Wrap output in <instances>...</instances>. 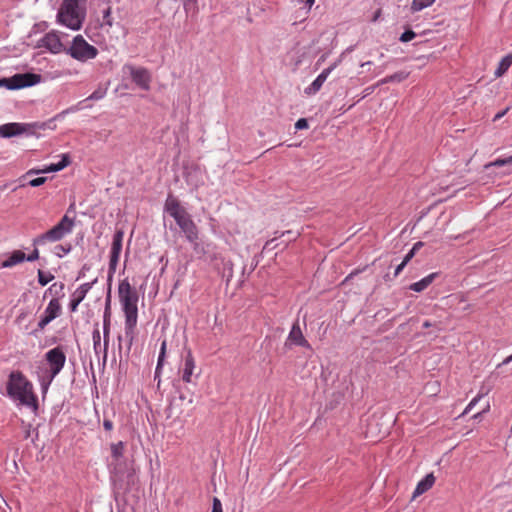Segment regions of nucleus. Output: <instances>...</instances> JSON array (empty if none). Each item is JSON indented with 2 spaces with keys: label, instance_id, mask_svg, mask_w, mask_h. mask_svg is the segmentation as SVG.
Masks as SVG:
<instances>
[{
  "label": "nucleus",
  "instance_id": "15",
  "mask_svg": "<svg viewBox=\"0 0 512 512\" xmlns=\"http://www.w3.org/2000/svg\"><path fill=\"white\" fill-rule=\"evenodd\" d=\"M288 345H296V346H301L304 348L311 349V345L305 339V337L302 333V330L299 325V320H296L292 325V328L289 332V335H288L286 343H285V346H288Z\"/></svg>",
  "mask_w": 512,
  "mask_h": 512
},
{
  "label": "nucleus",
  "instance_id": "50",
  "mask_svg": "<svg viewBox=\"0 0 512 512\" xmlns=\"http://www.w3.org/2000/svg\"><path fill=\"white\" fill-rule=\"evenodd\" d=\"M424 246V243L421 241L416 242L411 248L415 253Z\"/></svg>",
  "mask_w": 512,
  "mask_h": 512
},
{
  "label": "nucleus",
  "instance_id": "36",
  "mask_svg": "<svg viewBox=\"0 0 512 512\" xmlns=\"http://www.w3.org/2000/svg\"><path fill=\"white\" fill-rule=\"evenodd\" d=\"M368 265L364 266L363 268H357L355 270H353L342 282V284H346L348 283L350 280H352L355 276H357L358 274L364 272L365 270L368 269Z\"/></svg>",
  "mask_w": 512,
  "mask_h": 512
},
{
  "label": "nucleus",
  "instance_id": "53",
  "mask_svg": "<svg viewBox=\"0 0 512 512\" xmlns=\"http://www.w3.org/2000/svg\"><path fill=\"white\" fill-rule=\"evenodd\" d=\"M373 424H374V420H370L369 423H368V430H367V434H372V427H373Z\"/></svg>",
  "mask_w": 512,
  "mask_h": 512
},
{
  "label": "nucleus",
  "instance_id": "7",
  "mask_svg": "<svg viewBox=\"0 0 512 512\" xmlns=\"http://www.w3.org/2000/svg\"><path fill=\"white\" fill-rule=\"evenodd\" d=\"M123 451H124V443L122 441L113 443L111 445V455H112L113 461L109 464V467H110L111 478L114 482L122 481L125 476H126L128 482L133 481V477H134L133 471L128 470L127 472H125L124 471L125 467L121 463V459L123 457Z\"/></svg>",
  "mask_w": 512,
  "mask_h": 512
},
{
  "label": "nucleus",
  "instance_id": "30",
  "mask_svg": "<svg viewBox=\"0 0 512 512\" xmlns=\"http://www.w3.org/2000/svg\"><path fill=\"white\" fill-rule=\"evenodd\" d=\"M119 261V256L110 255L109 260V269H108V282H109V288L111 289L110 282L112 281L113 274L116 271V267Z\"/></svg>",
  "mask_w": 512,
  "mask_h": 512
},
{
  "label": "nucleus",
  "instance_id": "2",
  "mask_svg": "<svg viewBox=\"0 0 512 512\" xmlns=\"http://www.w3.org/2000/svg\"><path fill=\"white\" fill-rule=\"evenodd\" d=\"M6 389L9 397L19 401L21 405L34 411L38 409V399L33 391V385L21 371L10 373Z\"/></svg>",
  "mask_w": 512,
  "mask_h": 512
},
{
  "label": "nucleus",
  "instance_id": "39",
  "mask_svg": "<svg viewBox=\"0 0 512 512\" xmlns=\"http://www.w3.org/2000/svg\"><path fill=\"white\" fill-rule=\"evenodd\" d=\"M47 181V177H37L28 182L31 187H39Z\"/></svg>",
  "mask_w": 512,
  "mask_h": 512
},
{
  "label": "nucleus",
  "instance_id": "24",
  "mask_svg": "<svg viewBox=\"0 0 512 512\" xmlns=\"http://www.w3.org/2000/svg\"><path fill=\"white\" fill-rule=\"evenodd\" d=\"M439 276L437 272L431 273L426 277L422 278L420 281L412 283L409 286V289L415 292L424 291L429 285L433 283V281Z\"/></svg>",
  "mask_w": 512,
  "mask_h": 512
},
{
  "label": "nucleus",
  "instance_id": "18",
  "mask_svg": "<svg viewBox=\"0 0 512 512\" xmlns=\"http://www.w3.org/2000/svg\"><path fill=\"white\" fill-rule=\"evenodd\" d=\"M339 61L334 62L328 68L324 69L317 78L305 88L304 92L306 95H314L316 94L330 75V73L337 67Z\"/></svg>",
  "mask_w": 512,
  "mask_h": 512
},
{
  "label": "nucleus",
  "instance_id": "40",
  "mask_svg": "<svg viewBox=\"0 0 512 512\" xmlns=\"http://www.w3.org/2000/svg\"><path fill=\"white\" fill-rule=\"evenodd\" d=\"M483 394H478L476 397H474L470 403L467 405V407L464 410V414L468 413L475 405L476 403L481 399Z\"/></svg>",
  "mask_w": 512,
  "mask_h": 512
},
{
  "label": "nucleus",
  "instance_id": "4",
  "mask_svg": "<svg viewBox=\"0 0 512 512\" xmlns=\"http://www.w3.org/2000/svg\"><path fill=\"white\" fill-rule=\"evenodd\" d=\"M85 19L79 9V0H63L57 13V21L72 30H79Z\"/></svg>",
  "mask_w": 512,
  "mask_h": 512
},
{
  "label": "nucleus",
  "instance_id": "48",
  "mask_svg": "<svg viewBox=\"0 0 512 512\" xmlns=\"http://www.w3.org/2000/svg\"><path fill=\"white\" fill-rule=\"evenodd\" d=\"M509 111V107H507L506 109H504L503 111L497 113L494 118H493V121H497L499 119H501L507 112Z\"/></svg>",
  "mask_w": 512,
  "mask_h": 512
},
{
  "label": "nucleus",
  "instance_id": "49",
  "mask_svg": "<svg viewBox=\"0 0 512 512\" xmlns=\"http://www.w3.org/2000/svg\"><path fill=\"white\" fill-rule=\"evenodd\" d=\"M406 266V264H404L403 262H401L395 269V272H394V277L398 276L401 271L404 269V267Z\"/></svg>",
  "mask_w": 512,
  "mask_h": 512
},
{
  "label": "nucleus",
  "instance_id": "31",
  "mask_svg": "<svg viewBox=\"0 0 512 512\" xmlns=\"http://www.w3.org/2000/svg\"><path fill=\"white\" fill-rule=\"evenodd\" d=\"M93 348L95 354L99 355L101 352V335L98 328H95L92 333Z\"/></svg>",
  "mask_w": 512,
  "mask_h": 512
},
{
  "label": "nucleus",
  "instance_id": "3",
  "mask_svg": "<svg viewBox=\"0 0 512 512\" xmlns=\"http://www.w3.org/2000/svg\"><path fill=\"white\" fill-rule=\"evenodd\" d=\"M69 110L62 111L57 114L53 118L44 121V122H32V123H7L0 126V136L3 138H10L14 136H18L21 134H26L29 136H39L37 133L38 130H46L51 129L54 130L56 128L55 121L57 119L62 118Z\"/></svg>",
  "mask_w": 512,
  "mask_h": 512
},
{
  "label": "nucleus",
  "instance_id": "10",
  "mask_svg": "<svg viewBox=\"0 0 512 512\" xmlns=\"http://www.w3.org/2000/svg\"><path fill=\"white\" fill-rule=\"evenodd\" d=\"M125 314V337L128 340V349L131 348L134 340L135 327L137 325L138 308L137 304L122 305Z\"/></svg>",
  "mask_w": 512,
  "mask_h": 512
},
{
  "label": "nucleus",
  "instance_id": "26",
  "mask_svg": "<svg viewBox=\"0 0 512 512\" xmlns=\"http://www.w3.org/2000/svg\"><path fill=\"white\" fill-rule=\"evenodd\" d=\"M166 348H167V342L166 340H163L162 343H161V348H160V352H159V356H158V361H157V366H156V369H155V375H154V379H160V374H161V370H162V367H163V364H164V359H165V356H166ZM160 384V380H158V385Z\"/></svg>",
  "mask_w": 512,
  "mask_h": 512
},
{
  "label": "nucleus",
  "instance_id": "52",
  "mask_svg": "<svg viewBox=\"0 0 512 512\" xmlns=\"http://www.w3.org/2000/svg\"><path fill=\"white\" fill-rule=\"evenodd\" d=\"M489 409H490V405H489V403H488V404L486 405V407H485L481 412H479V413H477L476 415H474V418H477V417H478V416H480L481 414L488 412V411H489Z\"/></svg>",
  "mask_w": 512,
  "mask_h": 512
},
{
  "label": "nucleus",
  "instance_id": "42",
  "mask_svg": "<svg viewBox=\"0 0 512 512\" xmlns=\"http://www.w3.org/2000/svg\"><path fill=\"white\" fill-rule=\"evenodd\" d=\"M211 512H223V510H222V503H221V501L217 497L213 498V504H212V511Z\"/></svg>",
  "mask_w": 512,
  "mask_h": 512
},
{
  "label": "nucleus",
  "instance_id": "58",
  "mask_svg": "<svg viewBox=\"0 0 512 512\" xmlns=\"http://www.w3.org/2000/svg\"><path fill=\"white\" fill-rule=\"evenodd\" d=\"M375 87H376V85H375V86H372V87H368V88H366V89H365V91H366V95L370 94V93L374 90V88H375Z\"/></svg>",
  "mask_w": 512,
  "mask_h": 512
},
{
  "label": "nucleus",
  "instance_id": "47",
  "mask_svg": "<svg viewBox=\"0 0 512 512\" xmlns=\"http://www.w3.org/2000/svg\"><path fill=\"white\" fill-rule=\"evenodd\" d=\"M415 254H416V253L411 249V250L406 254V256L404 257V259L402 260V262H403L404 264H406V265H407V264L409 263V261L414 257V255H415Z\"/></svg>",
  "mask_w": 512,
  "mask_h": 512
},
{
  "label": "nucleus",
  "instance_id": "5",
  "mask_svg": "<svg viewBox=\"0 0 512 512\" xmlns=\"http://www.w3.org/2000/svg\"><path fill=\"white\" fill-rule=\"evenodd\" d=\"M75 225V219L70 218L67 214L47 232L33 239V245H44L47 242H57L62 240L67 234L71 233Z\"/></svg>",
  "mask_w": 512,
  "mask_h": 512
},
{
  "label": "nucleus",
  "instance_id": "11",
  "mask_svg": "<svg viewBox=\"0 0 512 512\" xmlns=\"http://www.w3.org/2000/svg\"><path fill=\"white\" fill-rule=\"evenodd\" d=\"M61 304L58 298H53L48 303L44 314L41 316L40 321L38 322L37 329L32 332L33 335H36L38 331H42L52 320L57 318L61 314Z\"/></svg>",
  "mask_w": 512,
  "mask_h": 512
},
{
  "label": "nucleus",
  "instance_id": "60",
  "mask_svg": "<svg viewBox=\"0 0 512 512\" xmlns=\"http://www.w3.org/2000/svg\"><path fill=\"white\" fill-rule=\"evenodd\" d=\"M274 241H275V239H271L270 241H267L266 246L271 245Z\"/></svg>",
  "mask_w": 512,
  "mask_h": 512
},
{
  "label": "nucleus",
  "instance_id": "46",
  "mask_svg": "<svg viewBox=\"0 0 512 512\" xmlns=\"http://www.w3.org/2000/svg\"><path fill=\"white\" fill-rule=\"evenodd\" d=\"M183 3L184 9L188 10L190 6L196 5L198 0H180Z\"/></svg>",
  "mask_w": 512,
  "mask_h": 512
},
{
  "label": "nucleus",
  "instance_id": "32",
  "mask_svg": "<svg viewBox=\"0 0 512 512\" xmlns=\"http://www.w3.org/2000/svg\"><path fill=\"white\" fill-rule=\"evenodd\" d=\"M54 279V275L50 272L45 273L42 270H38V282L41 286L47 285L50 281Z\"/></svg>",
  "mask_w": 512,
  "mask_h": 512
},
{
  "label": "nucleus",
  "instance_id": "28",
  "mask_svg": "<svg viewBox=\"0 0 512 512\" xmlns=\"http://www.w3.org/2000/svg\"><path fill=\"white\" fill-rule=\"evenodd\" d=\"M511 65H512V54H507L499 62V65H498L497 69L495 70V76L496 77L503 76L508 71V69L510 68Z\"/></svg>",
  "mask_w": 512,
  "mask_h": 512
},
{
  "label": "nucleus",
  "instance_id": "8",
  "mask_svg": "<svg viewBox=\"0 0 512 512\" xmlns=\"http://www.w3.org/2000/svg\"><path fill=\"white\" fill-rule=\"evenodd\" d=\"M41 75L31 72L17 73L8 78L0 79V87L8 90H17L36 85L41 82Z\"/></svg>",
  "mask_w": 512,
  "mask_h": 512
},
{
  "label": "nucleus",
  "instance_id": "14",
  "mask_svg": "<svg viewBox=\"0 0 512 512\" xmlns=\"http://www.w3.org/2000/svg\"><path fill=\"white\" fill-rule=\"evenodd\" d=\"M128 69L130 71V76L133 82L137 86L146 91L150 89L151 76L146 68H135L133 66H128Z\"/></svg>",
  "mask_w": 512,
  "mask_h": 512
},
{
  "label": "nucleus",
  "instance_id": "44",
  "mask_svg": "<svg viewBox=\"0 0 512 512\" xmlns=\"http://www.w3.org/2000/svg\"><path fill=\"white\" fill-rule=\"evenodd\" d=\"M103 427L106 431H111L113 429V422L109 418H104Z\"/></svg>",
  "mask_w": 512,
  "mask_h": 512
},
{
  "label": "nucleus",
  "instance_id": "45",
  "mask_svg": "<svg viewBox=\"0 0 512 512\" xmlns=\"http://www.w3.org/2000/svg\"><path fill=\"white\" fill-rule=\"evenodd\" d=\"M90 270V266L88 264H84L81 270L78 272L77 280L83 278L85 276L86 271Z\"/></svg>",
  "mask_w": 512,
  "mask_h": 512
},
{
  "label": "nucleus",
  "instance_id": "43",
  "mask_svg": "<svg viewBox=\"0 0 512 512\" xmlns=\"http://www.w3.org/2000/svg\"><path fill=\"white\" fill-rule=\"evenodd\" d=\"M37 259H39V251L35 248L32 253L26 256L25 261L33 262Z\"/></svg>",
  "mask_w": 512,
  "mask_h": 512
},
{
  "label": "nucleus",
  "instance_id": "34",
  "mask_svg": "<svg viewBox=\"0 0 512 512\" xmlns=\"http://www.w3.org/2000/svg\"><path fill=\"white\" fill-rule=\"evenodd\" d=\"M72 247L70 244L68 245H57L55 247V254L58 257H63L64 255L68 254L71 251Z\"/></svg>",
  "mask_w": 512,
  "mask_h": 512
},
{
  "label": "nucleus",
  "instance_id": "20",
  "mask_svg": "<svg viewBox=\"0 0 512 512\" xmlns=\"http://www.w3.org/2000/svg\"><path fill=\"white\" fill-rule=\"evenodd\" d=\"M195 369V360H194V357L192 355V352L190 349H187L186 351V355H185V358H184V366H183V369H182V380L185 382V383H190L192 381V375H193V371Z\"/></svg>",
  "mask_w": 512,
  "mask_h": 512
},
{
  "label": "nucleus",
  "instance_id": "54",
  "mask_svg": "<svg viewBox=\"0 0 512 512\" xmlns=\"http://www.w3.org/2000/svg\"><path fill=\"white\" fill-rule=\"evenodd\" d=\"M102 96L101 94H99L98 92H94L91 94V96L89 97L90 99H100Z\"/></svg>",
  "mask_w": 512,
  "mask_h": 512
},
{
  "label": "nucleus",
  "instance_id": "56",
  "mask_svg": "<svg viewBox=\"0 0 512 512\" xmlns=\"http://www.w3.org/2000/svg\"><path fill=\"white\" fill-rule=\"evenodd\" d=\"M510 362H512V354L503 360L502 365L508 364Z\"/></svg>",
  "mask_w": 512,
  "mask_h": 512
},
{
  "label": "nucleus",
  "instance_id": "12",
  "mask_svg": "<svg viewBox=\"0 0 512 512\" xmlns=\"http://www.w3.org/2000/svg\"><path fill=\"white\" fill-rule=\"evenodd\" d=\"M119 300L121 305L137 304L138 295L127 279L122 280L118 287Z\"/></svg>",
  "mask_w": 512,
  "mask_h": 512
},
{
  "label": "nucleus",
  "instance_id": "57",
  "mask_svg": "<svg viewBox=\"0 0 512 512\" xmlns=\"http://www.w3.org/2000/svg\"><path fill=\"white\" fill-rule=\"evenodd\" d=\"M302 2H305L308 5V8L310 9L312 5L314 4L315 0H301Z\"/></svg>",
  "mask_w": 512,
  "mask_h": 512
},
{
  "label": "nucleus",
  "instance_id": "59",
  "mask_svg": "<svg viewBox=\"0 0 512 512\" xmlns=\"http://www.w3.org/2000/svg\"><path fill=\"white\" fill-rule=\"evenodd\" d=\"M371 64H372V62H371V61H367V62H365V63H362V64H361V67H364V66H366V65H371Z\"/></svg>",
  "mask_w": 512,
  "mask_h": 512
},
{
  "label": "nucleus",
  "instance_id": "23",
  "mask_svg": "<svg viewBox=\"0 0 512 512\" xmlns=\"http://www.w3.org/2000/svg\"><path fill=\"white\" fill-rule=\"evenodd\" d=\"M435 483V477L433 473L427 474L416 486L413 497H417L428 491Z\"/></svg>",
  "mask_w": 512,
  "mask_h": 512
},
{
  "label": "nucleus",
  "instance_id": "51",
  "mask_svg": "<svg viewBox=\"0 0 512 512\" xmlns=\"http://www.w3.org/2000/svg\"><path fill=\"white\" fill-rule=\"evenodd\" d=\"M381 12H382L381 9L376 10V12L374 13L371 21L372 22H376L380 18Z\"/></svg>",
  "mask_w": 512,
  "mask_h": 512
},
{
  "label": "nucleus",
  "instance_id": "38",
  "mask_svg": "<svg viewBox=\"0 0 512 512\" xmlns=\"http://www.w3.org/2000/svg\"><path fill=\"white\" fill-rule=\"evenodd\" d=\"M103 22L108 26H112L111 7H107L103 11Z\"/></svg>",
  "mask_w": 512,
  "mask_h": 512
},
{
  "label": "nucleus",
  "instance_id": "21",
  "mask_svg": "<svg viewBox=\"0 0 512 512\" xmlns=\"http://www.w3.org/2000/svg\"><path fill=\"white\" fill-rule=\"evenodd\" d=\"M181 231L184 233L186 239L188 242L197 245L198 240V228L194 221L190 219L183 227L180 228Z\"/></svg>",
  "mask_w": 512,
  "mask_h": 512
},
{
  "label": "nucleus",
  "instance_id": "61",
  "mask_svg": "<svg viewBox=\"0 0 512 512\" xmlns=\"http://www.w3.org/2000/svg\"><path fill=\"white\" fill-rule=\"evenodd\" d=\"M73 207H74V205H73V204H72V205H70V207H69V209H68V212H69L70 210H72V209H73Z\"/></svg>",
  "mask_w": 512,
  "mask_h": 512
},
{
  "label": "nucleus",
  "instance_id": "6",
  "mask_svg": "<svg viewBox=\"0 0 512 512\" xmlns=\"http://www.w3.org/2000/svg\"><path fill=\"white\" fill-rule=\"evenodd\" d=\"M64 52L73 59L83 63L94 59L98 55V49L89 44L82 35L75 36L71 45L65 48Z\"/></svg>",
  "mask_w": 512,
  "mask_h": 512
},
{
  "label": "nucleus",
  "instance_id": "35",
  "mask_svg": "<svg viewBox=\"0 0 512 512\" xmlns=\"http://www.w3.org/2000/svg\"><path fill=\"white\" fill-rule=\"evenodd\" d=\"M415 37H416V33H415L414 31H412V30L408 29V30H405V31L401 34V36H400L399 40H400L401 42H403V43H406V42L411 41V40H412V39H414Z\"/></svg>",
  "mask_w": 512,
  "mask_h": 512
},
{
  "label": "nucleus",
  "instance_id": "22",
  "mask_svg": "<svg viewBox=\"0 0 512 512\" xmlns=\"http://www.w3.org/2000/svg\"><path fill=\"white\" fill-rule=\"evenodd\" d=\"M26 254L21 250H14L6 260H4L0 267L1 268H11L17 264H20L25 261Z\"/></svg>",
  "mask_w": 512,
  "mask_h": 512
},
{
  "label": "nucleus",
  "instance_id": "29",
  "mask_svg": "<svg viewBox=\"0 0 512 512\" xmlns=\"http://www.w3.org/2000/svg\"><path fill=\"white\" fill-rule=\"evenodd\" d=\"M435 0H413L411 5V10L413 12L421 11L429 6H431Z\"/></svg>",
  "mask_w": 512,
  "mask_h": 512
},
{
  "label": "nucleus",
  "instance_id": "37",
  "mask_svg": "<svg viewBox=\"0 0 512 512\" xmlns=\"http://www.w3.org/2000/svg\"><path fill=\"white\" fill-rule=\"evenodd\" d=\"M506 164H512V156L505 158V159H497L494 162H491L490 164L486 165V167H490V166L501 167Z\"/></svg>",
  "mask_w": 512,
  "mask_h": 512
},
{
  "label": "nucleus",
  "instance_id": "41",
  "mask_svg": "<svg viewBox=\"0 0 512 512\" xmlns=\"http://www.w3.org/2000/svg\"><path fill=\"white\" fill-rule=\"evenodd\" d=\"M308 128V121L305 118H300L295 123V129L296 130H302Z\"/></svg>",
  "mask_w": 512,
  "mask_h": 512
},
{
  "label": "nucleus",
  "instance_id": "16",
  "mask_svg": "<svg viewBox=\"0 0 512 512\" xmlns=\"http://www.w3.org/2000/svg\"><path fill=\"white\" fill-rule=\"evenodd\" d=\"M110 288L108 289V295L106 298L104 319H103V362L107 360V351L109 345V332H110Z\"/></svg>",
  "mask_w": 512,
  "mask_h": 512
},
{
  "label": "nucleus",
  "instance_id": "13",
  "mask_svg": "<svg viewBox=\"0 0 512 512\" xmlns=\"http://www.w3.org/2000/svg\"><path fill=\"white\" fill-rule=\"evenodd\" d=\"M38 47H44L53 54L65 51V48L55 31L47 33L38 43Z\"/></svg>",
  "mask_w": 512,
  "mask_h": 512
},
{
  "label": "nucleus",
  "instance_id": "33",
  "mask_svg": "<svg viewBox=\"0 0 512 512\" xmlns=\"http://www.w3.org/2000/svg\"><path fill=\"white\" fill-rule=\"evenodd\" d=\"M64 283H54L52 284L47 291L54 294L55 296H64L63 290H64Z\"/></svg>",
  "mask_w": 512,
  "mask_h": 512
},
{
  "label": "nucleus",
  "instance_id": "19",
  "mask_svg": "<svg viewBox=\"0 0 512 512\" xmlns=\"http://www.w3.org/2000/svg\"><path fill=\"white\" fill-rule=\"evenodd\" d=\"M71 163L70 156L68 154H63L61 160L58 163H52L49 166H46L42 170H29L26 175L38 174V173H50V172H58L65 167H67Z\"/></svg>",
  "mask_w": 512,
  "mask_h": 512
},
{
  "label": "nucleus",
  "instance_id": "27",
  "mask_svg": "<svg viewBox=\"0 0 512 512\" xmlns=\"http://www.w3.org/2000/svg\"><path fill=\"white\" fill-rule=\"evenodd\" d=\"M408 76H409L408 72L399 71V72H396V73H394L392 75L386 76L385 78L381 79L376 84V86H380V85L387 84V83H392V82H398L399 83V82H402L405 79H407Z\"/></svg>",
  "mask_w": 512,
  "mask_h": 512
},
{
  "label": "nucleus",
  "instance_id": "17",
  "mask_svg": "<svg viewBox=\"0 0 512 512\" xmlns=\"http://www.w3.org/2000/svg\"><path fill=\"white\" fill-rule=\"evenodd\" d=\"M98 281L97 278H95L91 282L84 283L80 285L76 291L72 294V299L69 303V309L71 312H75L79 306V304L84 300L87 293L91 290L94 284H96Z\"/></svg>",
  "mask_w": 512,
  "mask_h": 512
},
{
  "label": "nucleus",
  "instance_id": "55",
  "mask_svg": "<svg viewBox=\"0 0 512 512\" xmlns=\"http://www.w3.org/2000/svg\"><path fill=\"white\" fill-rule=\"evenodd\" d=\"M423 328H429V327H432L434 326V324H432L430 321L426 320L423 322Z\"/></svg>",
  "mask_w": 512,
  "mask_h": 512
},
{
  "label": "nucleus",
  "instance_id": "9",
  "mask_svg": "<svg viewBox=\"0 0 512 512\" xmlns=\"http://www.w3.org/2000/svg\"><path fill=\"white\" fill-rule=\"evenodd\" d=\"M164 210L174 218L179 228L183 227L190 219H192L187 210L181 206L179 200L171 194L168 195L165 201Z\"/></svg>",
  "mask_w": 512,
  "mask_h": 512
},
{
  "label": "nucleus",
  "instance_id": "1",
  "mask_svg": "<svg viewBox=\"0 0 512 512\" xmlns=\"http://www.w3.org/2000/svg\"><path fill=\"white\" fill-rule=\"evenodd\" d=\"M65 348L58 345L48 350L44 356V365L37 370L38 381L43 393H46L53 380L60 374L66 364Z\"/></svg>",
  "mask_w": 512,
  "mask_h": 512
},
{
  "label": "nucleus",
  "instance_id": "25",
  "mask_svg": "<svg viewBox=\"0 0 512 512\" xmlns=\"http://www.w3.org/2000/svg\"><path fill=\"white\" fill-rule=\"evenodd\" d=\"M123 237H124V232L122 230H117L114 233L110 255L120 257V253L122 251Z\"/></svg>",
  "mask_w": 512,
  "mask_h": 512
}]
</instances>
